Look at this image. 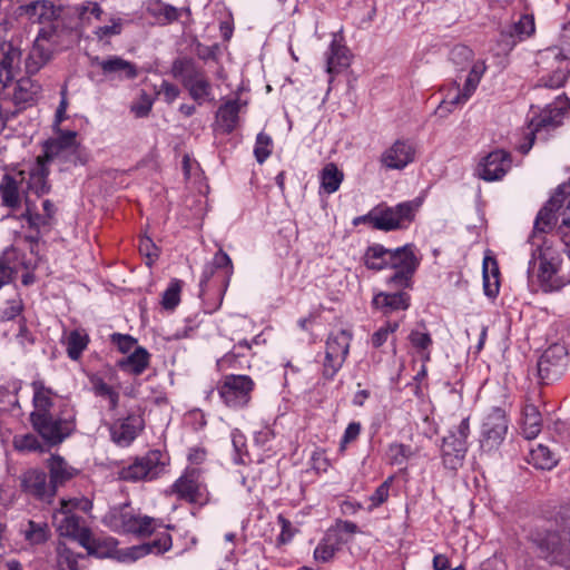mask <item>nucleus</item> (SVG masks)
<instances>
[{
    "label": "nucleus",
    "instance_id": "1",
    "mask_svg": "<svg viewBox=\"0 0 570 570\" xmlns=\"http://www.w3.org/2000/svg\"><path fill=\"white\" fill-rule=\"evenodd\" d=\"M537 237L531 244V259L528 275L537 278L544 292H553L570 283V276L561 274V254L550 239L539 242Z\"/></svg>",
    "mask_w": 570,
    "mask_h": 570
},
{
    "label": "nucleus",
    "instance_id": "2",
    "mask_svg": "<svg viewBox=\"0 0 570 570\" xmlns=\"http://www.w3.org/2000/svg\"><path fill=\"white\" fill-rule=\"evenodd\" d=\"M53 520L59 533L77 540L88 551V554L98 558H105L110 554L115 543L114 540L109 539L104 543L96 540L90 529L85 525L83 519L76 515L69 508L62 507L61 502L60 509L53 514Z\"/></svg>",
    "mask_w": 570,
    "mask_h": 570
},
{
    "label": "nucleus",
    "instance_id": "3",
    "mask_svg": "<svg viewBox=\"0 0 570 570\" xmlns=\"http://www.w3.org/2000/svg\"><path fill=\"white\" fill-rule=\"evenodd\" d=\"M570 60V21L562 28L559 45L539 51L537 63L542 70H552L549 75L540 77L534 88L557 89L563 86L567 79L566 71L556 63Z\"/></svg>",
    "mask_w": 570,
    "mask_h": 570
},
{
    "label": "nucleus",
    "instance_id": "4",
    "mask_svg": "<svg viewBox=\"0 0 570 570\" xmlns=\"http://www.w3.org/2000/svg\"><path fill=\"white\" fill-rule=\"evenodd\" d=\"M32 429L51 446L61 444L76 430V411L63 404L58 412L30 421Z\"/></svg>",
    "mask_w": 570,
    "mask_h": 570
},
{
    "label": "nucleus",
    "instance_id": "5",
    "mask_svg": "<svg viewBox=\"0 0 570 570\" xmlns=\"http://www.w3.org/2000/svg\"><path fill=\"white\" fill-rule=\"evenodd\" d=\"M171 73L174 78L180 80L189 96L198 104L210 97L212 83L204 70L198 68L193 59H176L171 66Z\"/></svg>",
    "mask_w": 570,
    "mask_h": 570
},
{
    "label": "nucleus",
    "instance_id": "6",
    "mask_svg": "<svg viewBox=\"0 0 570 570\" xmlns=\"http://www.w3.org/2000/svg\"><path fill=\"white\" fill-rule=\"evenodd\" d=\"M61 36V31L55 26L43 27L39 30L26 60L29 73L38 72L60 50Z\"/></svg>",
    "mask_w": 570,
    "mask_h": 570
},
{
    "label": "nucleus",
    "instance_id": "7",
    "mask_svg": "<svg viewBox=\"0 0 570 570\" xmlns=\"http://www.w3.org/2000/svg\"><path fill=\"white\" fill-rule=\"evenodd\" d=\"M419 208V203L405 202L394 207L377 206L370 212L374 229L390 232L404 228L410 224Z\"/></svg>",
    "mask_w": 570,
    "mask_h": 570
},
{
    "label": "nucleus",
    "instance_id": "8",
    "mask_svg": "<svg viewBox=\"0 0 570 570\" xmlns=\"http://www.w3.org/2000/svg\"><path fill=\"white\" fill-rule=\"evenodd\" d=\"M167 463L168 459L163 452L153 450L124 466L119 478L130 482L151 481L164 473Z\"/></svg>",
    "mask_w": 570,
    "mask_h": 570
},
{
    "label": "nucleus",
    "instance_id": "9",
    "mask_svg": "<svg viewBox=\"0 0 570 570\" xmlns=\"http://www.w3.org/2000/svg\"><path fill=\"white\" fill-rule=\"evenodd\" d=\"M569 108L568 98L559 96L540 116L532 118L529 125L528 141L520 145L519 150L527 154L531 149L535 136L559 127L562 122L563 112Z\"/></svg>",
    "mask_w": 570,
    "mask_h": 570
},
{
    "label": "nucleus",
    "instance_id": "10",
    "mask_svg": "<svg viewBox=\"0 0 570 570\" xmlns=\"http://www.w3.org/2000/svg\"><path fill=\"white\" fill-rule=\"evenodd\" d=\"M255 383L248 375H225L218 384V393L223 402L233 409L246 406Z\"/></svg>",
    "mask_w": 570,
    "mask_h": 570
},
{
    "label": "nucleus",
    "instance_id": "11",
    "mask_svg": "<svg viewBox=\"0 0 570 570\" xmlns=\"http://www.w3.org/2000/svg\"><path fill=\"white\" fill-rule=\"evenodd\" d=\"M469 433V419H463L455 431H450L449 434L443 438L441 451L445 468L458 470L462 465L466 453V438Z\"/></svg>",
    "mask_w": 570,
    "mask_h": 570
},
{
    "label": "nucleus",
    "instance_id": "12",
    "mask_svg": "<svg viewBox=\"0 0 570 570\" xmlns=\"http://www.w3.org/2000/svg\"><path fill=\"white\" fill-rule=\"evenodd\" d=\"M352 335L346 330H340L328 335L323 364L324 377L332 380L340 371L348 354Z\"/></svg>",
    "mask_w": 570,
    "mask_h": 570
},
{
    "label": "nucleus",
    "instance_id": "13",
    "mask_svg": "<svg viewBox=\"0 0 570 570\" xmlns=\"http://www.w3.org/2000/svg\"><path fill=\"white\" fill-rule=\"evenodd\" d=\"M90 62L91 66L99 68L109 81H131L139 76V67L120 56L112 55L106 58L96 56L90 59Z\"/></svg>",
    "mask_w": 570,
    "mask_h": 570
},
{
    "label": "nucleus",
    "instance_id": "14",
    "mask_svg": "<svg viewBox=\"0 0 570 570\" xmlns=\"http://www.w3.org/2000/svg\"><path fill=\"white\" fill-rule=\"evenodd\" d=\"M171 492L190 503L205 504L208 501L206 487L199 480V470L187 469L171 485Z\"/></svg>",
    "mask_w": 570,
    "mask_h": 570
},
{
    "label": "nucleus",
    "instance_id": "15",
    "mask_svg": "<svg viewBox=\"0 0 570 570\" xmlns=\"http://www.w3.org/2000/svg\"><path fill=\"white\" fill-rule=\"evenodd\" d=\"M567 351L559 344L548 347L538 361V375L543 384L558 380L564 372Z\"/></svg>",
    "mask_w": 570,
    "mask_h": 570
},
{
    "label": "nucleus",
    "instance_id": "16",
    "mask_svg": "<svg viewBox=\"0 0 570 570\" xmlns=\"http://www.w3.org/2000/svg\"><path fill=\"white\" fill-rule=\"evenodd\" d=\"M508 431V421L499 407L493 409L484 419L481 431V445L488 450L497 448L504 439Z\"/></svg>",
    "mask_w": 570,
    "mask_h": 570
},
{
    "label": "nucleus",
    "instance_id": "17",
    "mask_svg": "<svg viewBox=\"0 0 570 570\" xmlns=\"http://www.w3.org/2000/svg\"><path fill=\"white\" fill-rule=\"evenodd\" d=\"M512 159L509 153L502 149L490 153L478 167V175L487 181L501 179L511 168Z\"/></svg>",
    "mask_w": 570,
    "mask_h": 570
},
{
    "label": "nucleus",
    "instance_id": "18",
    "mask_svg": "<svg viewBox=\"0 0 570 570\" xmlns=\"http://www.w3.org/2000/svg\"><path fill=\"white\" fill-rule=\"evenodd\" d=\"M26 171L19 170L4 174L0 181L1 204L8 208L17 209L21 205V195L24 188Z\"/></svg>",
    "mask_w": 570,
    "mask_h": 570
},
{
    "label": "nucleus",
    "instance_id": "19",
    "mask_svg": "<svg viewBox=\"0 0 570 570\" xmlns=\"http://www.w3.org/2000/svg\"><path fill=\"white\" fill-rule=\"evenodd\" d=\"M76 148V132L62 131L57 138L50 139L43 145V154L37 159L46 165H50L57 159L66 158L68 154Z\"/></svg>",
    "mask_w": 570,
    "mask_h": 570
},
{
    "label": "nucleus",
    "instance_id": "20",
    "mask_svg": "<svg viewBox=\"0 0 570 570\" xmlns=\"http://www.w3.org/2000/svg\"><path fill=\"white\" fill-rule=\"evenodd\" d=\"M21 488L26 493L48 502H50L57 491L51 480L48 482L47 474L41 470L24 472L21 476Z\"/></svg>",
    "mask_w": 570,
    "mask_h": 570
},
{
    "label": "nucleus",
    "instance_id": "21",
    "mask_svg": "<svg viewBox=\"0 0 570 570\" xmlns=\"http://www.w3.org/2000/svg\"><path fill=\"white\" fill-rule=\"evenodd\" d=\"M32 389V407L29 420L46 416L50 413H55V401L57 394L52 389L45 385L40 380L31 383Z\"/></svg>",
    "mask_w": 570,
    "mask_h": 570
},
{
    "label": "nucleus",
    "instance_id": "22",
    "mask_svg": "<svg viewBox=\"0 0 570 570\" xmlns=\"http://www.w3.org/2000/svg\"><path fill=\"white\" fill-rule=\"evenodd\" d=\"M144 428V420L140 415L129 414L124 420L112 424L110 432L115 443L127 446L139 434Z\"/></svg>",
    "mask_w": 570,
    "mask_h": 570
},
{
    "label": "nucleus",
    "instance_id": "23",
    "mask_svg": "<svg viewBox=\"0 0 570 570\" xmlns=\"http://www.w3.org/2000/svg\"><path fill=\"white\" fill-rule=\"evenodd\" d=\"M414 159L413 147L403 140H396L381 156V163L389 169H402Z\"/></svg>",
    "mask_w": 570,
    "mask_h": 570
},
{
    "label": "nucleus",
    "instance_id": "24",
    "mask_svg": "<svg viewBox=\"0 0 570 570\" xmlns=\"http://www.w3.org/2000/svg\"><path fill=\"white\" fill-rule=\"evenodd\" d=\"M240 107L238 99L227 100L219 106L215 116V131L225 135L233 132L238 125Z\"/></svg>",
    "mask_w": 570,
    "mask_h": 570
},
{
    "label": "nucleus",
    "instance_id": "25",
    "mask_svg": "<svg viewBox=\"0 0 570 570\" xmlns=\"http://www.w3.org/2000/svg\"><path fill=\"white\" fill-rule=\"evenodd\" d=\"M49 173V166L36 159V163L26 171V191H32L38 196L48 194L50 191Z\"/></svg>",
    "mask_w": 570,
    "mask_h": 570
},
{
    "label": "nucleus",
    "instance_id": "26",
    "mask_svg": "<svg viewBox=\"0 0 570 570\" xmlns=\"http://www.w3.org/2000/svg\"><path fill=\"white\" fill-rule=\"evenodd\" d=\"M373 306L389 315L396 311H405L410 306V295L405 292L379 293L373 297Z\"/></svg>",
    "mask_w": 570,
    "mask_h": 570
},
{
    "label": "nucleus",
    "instance_id": "27",
    "mask_svg": "<svg viewBox=\"0 0 570 570\" xmlns=\"http://www.w3.org/2000/svg\"><path fill=\"white\" fill-rule=\"evenodd\" d=\"M419 261L414 255L412 246L405 245L394 250L389 249L387 267L399 272H415Z\"/></svg>",
    "mask_w": 570,
    "mask_h": 570
},
{
    "label": "nucleus",
    "instance_id": "28",
    "mask_svg": "<svg viewBox=\"0 0 570 570\" xmlns=\"http://www.w3.org/2000/svg\"><path fill=\"white\" fill-rule=\"evenodd\" d=\"M19 14L24 16L33 23H43L55 17V9L50 1L35 0L18 8Z\"/></svg>",
    "mask_w": 570,
    "mask_h": 570
},
{
    "label": "nucleus",
    "instance_id": "29",
    "mask_svg": "<svg viewBox=\"0 0 570 570\" xmlns=\"http://www.w3.org/2000/svg\"><path fill=\"white\" fill-rule=\"evenodd\" d=\"M134 509L129 504L112 507L104 515L102 522L111 531L126 533Z\"/></svg>",
    "mask_w": 570,
    "mask_h": 570
},
{
    "label": "nucleus",
    "instance_id": "30",
    "mask_svg": "<svg viewBox=\"0 0 570 570\" xmlns=\"http://www.w3.org/2000/svg\"><path fill=\"white\" fill-rule=\"evenodd\" d=\"M21 50L10 41L0 43V71L8 72V77L14 78L20 69Z\"/></svg>",
    "mask_w": 570,
    "mask_h": 570
},
{
    "label": "nucleus",
    "instance_id": "31",
    "mask_svg": "<svg viewBox=\"0 0 570 570\" xmlns=\"http://www.w3.org/2000/svg\"><path fill=\"white\" fill-rule=\"evenodd\" d=\"M48 469L50 472V480L56 489L71 480L78 472L60 455H52L48 460Z\"/></svg>",
    "mask_w": 570,
    "mask_h": 570
},
{
    "label": "nucleus",
    "instance_id": "32",
    "mask_svg": "<svg viewBox=\"0 0 570 570\" xmlns=\"http://www.w3.org/2000/svg\"><path fill=\"white\" fill-rule=\"evenodd\" d=\"M487 69L484 61H476L473 63L463 86V89L458 88V92L454 95L453 102H466L469 98L475 91L484 71Z\"/></svg>",
    "mask_w": 570,
    "mask_h": 570
},
{
    "label": "nucleus",
    "instance_id": "33",
    "mask_svg": "<svg viewBox=\"0 0 570 570\" xmlns=\"http://www.w3.org/2000/svg\"><path fill=\"white\" fill-rule=\"evenodd\" d=\"M171 548V537L167 532H163L151 542L132 547L128 549L127 556L130 560H136L147 553H163Z\"/></svg>",
    "mask_w": 570,
    "mask_h": 570
},
{
    "label": "nucleus",
    "instance_id": "34",
    "mask_svg": "<svg viewBox=\"0 0 570 570\" xmlns=\"http://www.w3.org/2000/svg\"><path fill=\"white\" fill-rule=\"evenodd\" d=\"M89 341V336L85 330H73L69 333H66L62 338L67 355L72 361L80 358L82 352L87 348Z\"/></svg>",
    "mask_w": 570,
    "mask_h": 570
},
{
    "label": "nucleus",
    "instance_id": "35",
    "mask_svg": "<svg viewBox=\"0 0 570 570\" xmlns=\"http://www.w3.org/2000/svg\"><path fill=\"white\" fill-rule=\"evenodd\" d=\"M483 288L489 297H495L500 288V272L494 258L485 256L483 259Z\"/></svg>",
    "mask_w": 570,
    "mask_h": 570
},
{
    "label": "nucleus",
    "instance_id": "36",
    "mask_svg": "<svg viewBox=\"0 0 570 570\" xmlns=\"http://www.w3.org/2000/svg\"><path fill=\"white\" fill-rule=\"evenodd\" d=\"M350 57L345 46L333 41L330 46L326 57V70L328 73H338L342 69L348 67Z\"/></svg>",
    "mask_w": 570,
    "mask_h": 570
},
{
    "label": "nucleus",
    "instance_id": "37",
    "mask_svg": "<svg viewBox=\"0 0 570 570\" xmlns=\"http://www.w3.org/2000/svg\"><path fill=\"white\" fill-rule=\"evenodd\" d=\"M542 417L533 404H528L522 413V433L525 439L531 440L538 436L541 431Z\"/></svg>",
    "mask_w": 570,
    "mask_h": 570
},
{
    "label": "nucleus",
    "instance_id": "38",
    "mask_svg": "<svg viewBox=\"0 0 570 570\" xmlns=\"http://www.w3.org/2000/svg\"><path fill=\"white\" fill-rule=\"evenodd\" d=\"M320 179L322 189L326 194H333L340 188L344 174L334 163H327L320 174Z\"/></svg>",
    "mask_w": 570,
    "mask_h": 570
},
{
    "label": "nucleus",
    "instance_id": "39",
    "mask_svg": "<svg viewBox=\"0 0 570 570\" xmlns=\"http://www.w3.org/2000/svg\"><path fill=\"white\" fill-rule=\"evenodd\" d=\"M529 462L537 469L551 470L558 462L554 453L542 444L531 449L529 453Z\"/></svg>",
    "mask_w": 570,
    "mask_h": 570
},
{
    "label": "nucleus",
    "instance_id": "40",
    "mask_svg": "<svg viewBox=\"0 0 570 570\" xmlns=\"http://www.w3.org/2000/svg\"><path fill=\"white\" fill-rule=\"evenodd\" d=\"M156 529V520L148 515H140L132 512L126 533H132L138 537H147Z\"/></svg>",
    "mask_w": 570,
    "mask_h": 570
},
{
    "label": "nucleus",
    "instance_id": "41",
    "mask_svg": "<svg viewBox=\"0 0 570 570\" xmlns=\"http://www.w3.org/2000/svg\"><path fill=\"white\" fill-rule=\"evenodd\" d=\"M26 541L32 546L45 543L49 539V529L47 523L29 520L26 528L21 530Z\"/></svg>",
    "mask_w": 570,
    "mask_h": 570
},
{
    "label": "nucleus",
    "instance_id": "42",
    "mask_svg": "<svg viewBox=\"0 0 570 570\" xmlns=\"http://www.w3.org/2000/svg\"><path fill=\"white\" fill-rule=\"evenodd\" d=\"M389 249L382 245L375 244L370 246L363 257L364 264L367 268L380 271L387 267Z\"/></svg>",
    "mask_w": 570,
    "mask_h": 570
},
{
    "label": "nucleus",
    "instance_id": "43",
    "mask_svg": "<svg viewBox=\"0 0 570 570\" xmlns=\"http://www.w3.org/2000/svg\"><path fill=\"white\" fill-rule=\"evenodd\" d=\"M535 30L534 19L532 16L523 14L520 19L513 23L510 31V37L512 38L511 47L517 43V41L523 40L524 38L533 35Z\"/></svg>",
    "mask_w": 570,
    "mask_h": 570
},
{
    "label": "nucleus",
    "instance_id": "44",
    "mask_svg": "<svg viewBox=\"0 0 570 570\" xmlns=\"http://www.w3.org/2000/svg\"><path fill=\"white\" fill-rule=\"evenodd\" d=\"M149 354L142 347H137L132 354H130L125 361L121 362V366L132 373L140 374L148 366Z\"/></svg>",
    "mask_w": 570,
    "mask_h": 570
},
{
    "label": "nucleus",
    "instance_id": "45",
    "mask_svg": "<svg viewBox=\"0 0 570 570\" xmlns=\"http://www.w3.org/2000/svg\"><path fill=\"white\" fill-rule=\"evenodd\" d=\"M94 392L96 395L105 397L109 403V409L115 410L118 406L119 394L102 380L94 382Z\"/></svg>",
    "mask_w": 570,
    "mask_h": 570
},
{
    "label": "nucleus",
    "instance_id": "46",
    "mask_svg": "<svg viewBox=\"0 0 570 570\" xmlns=\"http://www.w3.org/2000/svg\"><path fill=\"white\" fill-rule=\"evenodd\" d=\"M180 282L173 281L163 294L161 305L166 309H174L180 302Z\"/></svg>",
    "mask_w": 570,
    "mask_h": 570
},
{
    "label": "nucleus",
    "instance_id": "47",
    "mask_svg": "<svg viewBox=\"0 0 570 570\" xmlns=\"http://www.w3.org/2000/svg\"><path fill=\"white\" fill-rule=\"evenodd\" d=\"M272 153V138L265 132H259L256 137L254 155L259 164H263Z\"/></svg>",
    "mask_w": 570,
    "mask_h": 570
},
{
    "label": "nucleus",
    "instance_id": "48",
    "mask_svg": "<svg viewBox=\"0 0 570 570\" xmlns=\"http://www.w3.org/2000/svg\"><path fill=\"white\" fill-rule=\"evenodd\" d=\"M394 476H389L382 484H380L374 493L368 498L371 504L370 510L376 509L382 505L390 495V488L393 483Z\"/></svg>",
    "mask_w": 570,
    "mask_h": 570
},
{
    "label": "nucleus",
    "instance_id": "49",
    "mask_svg": "<svg viewBox=\"0 0 570 570\" xmlns=\"http://www.w3.org/2000/svg\"><path fill=\"white\" fill-rule=\"evenodd\" d=\"M412 454L411 448L402 443H393L387 450V456L392 464H403Z\"/></svg>",
    "mask_w": 570,
    "mask_h": 570
},
{
    "label": "nucleus",
    "instance_id": "50",
    "mask_svg": "<svg viewBox=\"0 0 570 570\" xmlns=\"http://www.w3.org/2000/svg\"><path fill=\"white\" fill-rule=\"evenodd\" d=\"M122 31V20L120 18H111L110 24L100 26L95 29L94 35L99 40L109 39L114 36L120 35Z\"/></svg>",
    "mask_w": 570,
    "mask_h": 570
},
{
    "label": "nucleus",
    "instance_id": "51",
    "mask_svg": "<svg viewBox=\"0 0 570 570\" xmlns=\"http://www.w3.org/2000/svg\"><path fill=\"white\" fill-rule=\"evenodd\" d=\"M473 59V51L464 46L458 45L450 52V60L460 68L468 66Z\"/></svg>",
    "mask_w": 570,
    "mask_h": 570
},
{
    "label": "nucleus",
    "instance_id": "52",
    "mask_svg": "<svg viewBox=\"0 0 570 570\" xmlns=\"http://www.w3.org/2000/svg\"><path fill=\"white\" fill-rule=\"evenodd\" d=\"M35 208V205L26 197V210L21 215V218L27 220L28 225L32 228L47 225L49 223L48 219L43 215L36 213Z\"/></svg>",
    "mask_w": 570,
    "mask_h": 570
},
{
    "label": "nucleus",
    "instance_id": "53",
    "mask_svg": "<svg viewBox=\"0 0 570 570\" xmlns=\"http://www.w3.org/2000/svg\"><path fill=\"white\" fill-rule=\"evenodd\" d=\"M77 13L81 20H88L90 16L100 20L104 13L101 7L95 1H85L77 7Z\"/></svg>",
    "mask_w": 570,
    "mask_h": 570
},
{
    "label": "nucleus",
    "instance_id": "54",
    "mask_svg": "<svg viewBox=\"0 0 570 570\" xmlns=\"http://www.w3.org/2000/svg\"><path fill=\"white\" fill-rule=\"evenodd\" d=\"M153 14L164 22L176 21L180 16V10L174 6L160 3L153 9Z\"/></svg>",
    "mask_w": 570,
    "mask_h": 570
},
{
    "label": "nucleus",
    "instance_id": "55",
    "mask_svg": "<svg viewBox=\"0 0 570 570\" xmlns=\"http://www.w3.org/2000/svg\"><path fill=\"white\" fill-rule=\"evenodd\" d=\"M58 570H78L77 556L69 549L59 550Z\"/></svg>",
    "mask_w": 570,
    "mask_h": 570
},
{
    "label": "nucleus",
    "instance_id": "56",
    "mask_svg": "<svg viewBox=\"0 0 570 570\" xmlns=\"http://www.w3.org/2000/svg\"><path fill=\"white\" fill-rule=\"evenodd\" d=\"M399 328L397 322H387L385 326L379 328L373 335H372V344L374 347L382 346L390 334L394 333Z\"/></svg>",
    "mask_w": 570,
    "mask_h": 570
},
{
    "label": "nucleus",
    "instance_id": "57",
    "mask_svg": "<svg viewBox=\"0 0 570 570\" xmlns=\"http://www.w3.org/2000/svg\"><path fill=\"white\" fill-rule=\"evenodd\" d=\"M23 308V304L21 299H11L8 302V305L1 311L0 320L2 322H9L20 316Z\"/></svg>",
    "mask_w": 570,
    "mask_h": 570
},
{
    "label": "nucleus",
    "instance_id": "58",
    "mask_svg": "<svg viewBox=\"0 0 570 570\" xmlns=\"http://www.w3.org/2000/svg\"><path fill=\"white\" fill-rule=\"evenodd\" d=\"M409 340L414 348L417 351H425L432 345V338L429 333L412 331L409 335Z\"/></svg>",
    "mask_w": 570,
    "mask_h": 570
},
{
    "label": "nucleus",
    "instance_id": "59",
    "mask_svg": "<svg viewBox=\"0 0 570 570\" xmlns=\"http://www.w3.org/2000/svg\"><path fill=\"white\" fill-rule=\"evenodd\" d=\"M414 272H399L395 271L392 276L389 277L387 284L395 288H407L411 286V279Z\"/></svg>",
    "mask_w": 570,
    "mask_h": 570
},
{
    "label": "nucleus",
    "instance_id": "60",
    "mask_svg": "<svg viewBox=\"0 0 570 570\" xmlns=\"http://www.w3.org/2000/svg\"><path fill=\"white\" fill-rule=\"evenodd\" d=\"M30 82L28 80L20 81L14 89L13 99L17 104H29L33 101L35 92L28 89Z\"/></svg>",
    "mask_w": 570,
    "mask_h": 570
},
{
    "label": "nucleus",
    "instance_id": "61",
    "mask_svg": "<svg viewBox=\"0 0 570 570\" xmlns=\"http://www.w3.org/2000/svg\"><path fill=\"white\" fill-rule=\"evenodd\" d=\"M212 264L216 269H225L227 277H230L233 274L232 259L222 248H219L218 252L214 255Z\"/></svg>",
    "mask_w": 570,
    "mask_h": 570
},
{
    "label": "nucleus",
    "instance_id": "62",
    "mask_svg": "<svg viewBox=\"0 0 570 570\" xmlns=\"http://www.w3.org/2000/svg\"><path fill=\"white\" fill-rule=\"evenodd\" d=\"M153 101L148 95L142 94L140 99L131 105V111L136 117L142 118L148 116L151 110Z\"/></svg>",
    "mask_w": 570,
    "mask_h": 570
},
{
    "label": "nucleus",
    "instance_id": "63",
    "mask_svg": "<svg viewBox=\"0 0 570 570\" xmlns=\"http://www.w3.org/2000/svg\"><path fill=\"white\" fill-rule=\"evenodd\" d=\"M361 433V424L357 422H352L345 429L344 435L340 443V450L343 452L346 449V445L353 441H355Z\"/></svg>",
    "mask_w": 570,
    "mask_h": 570
},
{
    "label": "nucleus",
    "instance_id": "64",
    "mask_svg": "<svg viewBox=\"0 0 570 570\" xmlns=\"http://www.w3.org/2000/svg\"><path fill=\"white\" fill-rule=\"evenodd\" d=\"M62 507L69 508L72 512L80 510L85 513L90 512L92 502L86 498H75L70 500H61Z\"/></svg>",
    "mask_w": 570,
    "mask_h": 570
}]
</instances>
